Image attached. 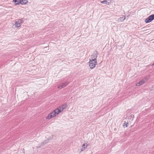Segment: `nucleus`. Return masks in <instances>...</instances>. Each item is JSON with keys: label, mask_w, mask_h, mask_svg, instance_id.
<instances>
[{"label": "nucleus", "mask_w": 154, "mask_h": 154, "mask_svg": "<svg viewBox=\"0 0 154 154\" xmlns=\"http://www.w3.org/2000/svg\"><path fill=\"white\" fill-rule=\"evenodd\" d=\"M144 83V81H141L140 82H139L138 83H137L136 84V85L138 86H139L141 85H143Z\"/></svg>", "instance_id": "nucleus-7"}, {"label": "nucleus", "mask_w": 154, "mask_h": 154, "mask_svg": "<svg viewBox=\"0 0 154 154\" xmlns=\"http://www.w3.org/2000/svg\"><path fill=\"white\" fill-rule=\"evenodd\" d=\"M28 2L27 0H21L20 4L21 5H25Z\"/></svg>", "instance_id": "nucleus-8"}, {"label": "nucleus", "mask_w": 154, "mask_h": 154, "mask_svg": "<svg viewBox=\"0 0 154 154\" xmlns=\"http://www.w3.org/2000/svg\"><path fill=\"white\" fill-rule=\"evenodd\" d=\"M111 0H105L102 1L101 2L102 3H105L106 4L109 5L111 2Z\"/></svg>", "instance_id": "nucleus-5"}, {"label": "nucleus", "mask_w": 154, "mask_h": 154, "mask_svg": "<svg viewBox=\"0 0 154 154\" xmlns=\"http://www.w3.org/2000/svg\"><path fill=\"white\" fill-rule=\"evenodd\" d=\"M13 2L15 3V5H17L20 4L21 0H13Z\"/></svg>", "instance_id": "nucleus-6"}, {"label": "nucleus", "mask_w": 154, "mask_h": 154, "mask_svg": "<svg viewBox=\"0 0 154 154\" xmlns=\"http://www.w3.org/2000/svg\"><path fill=\"white\" fill-rule=\"evenodd\" d=\"M62 85H63V87H65L67 85V84H66V83H64L63 84H62Z\"/></svg>", "instance_id": "nucleus-13"}, {"label": "nucleus", "mask_w": 154, "mask_h": 154, "mask_svg": "<svg viewBox=\"0 0 154 154\" xmlns=\"http://www.w3.org/2000/svg\"><path fill=\"white\" fill-rule=\"evenodd\" d=\"M23 22V20L22 19L19 20L17 22H16L15 23V27L18 28L20 26L21 24Z\"/></svg>", "instance_id": "nucleus-4"}, {"label": "nucleus", "mask_w": 154, "mask_h": 154, "mask_svg": "<svg viewBox=\"0 0 154 154\" xmlns=\"http://www.w3.org/2000/svg\"><path fill=\"white\" fill-rule=\"evenodd\" d=\"M128 123H126V122H125L123 125V126L124 127H125V126L126 127H127L128 126Z\"/></svg>", "instance_id": "nucleus-11"}, {"label": "nucleus", "mask_w": 154, "mask_h": 154, "mask_svg": "<svg viewBox=\"0 0 154 154\" xmlns=\"http://www.w3.org/2000/svg\"><path fill=\"white\" fill-rule=\"evenodd\" d=\"M58 88L61 89L63 88H64V87H63V85L61 84L60 85H59L58 86Z\"/></svg>", "instance_id": "nucleus-12"}, {"label": "nucleus", "mask_w": 154, "mask_h": 154, "mask_svg": "<svg viewBox=\"0 0 154 154\" xmlns=\"http://www.w3.org/2000/svg\"><path fill=\"white\" fill-rule=\"evenodd\" d=\"M153 65H154V63H153V64H152Z\"/></svg>", "instance_id": "nucleus-14"}, {"label": "nucleus", "mask_w": 154, "mask_h": 154, "mask_svg": "<svg viewBox=\"0 0 154 154\" xmlns=\"http://www.w3.org/2000/svg\"><path fill=\"white\" fill-rule=\"evenodd\" d=\"M97 56L96 54L93 55L91 56V59H90L89 63V66L91 69H93L95 67L97 63Z\"/></svg>", "instance_id": "nucleus-2"}, {"label": "nucleus", "mask_w": 154, "mask_h": 154, "mask_svg": "<svg viewBox=\"0 0 154 154\" xmlns=\"http://www.w3.org/2000/svg\"><path fill=\"white\" fill-rule=\"evenodd\" d=\"M82 147H83L82 148V151L85 149V148H86L87 147V146H85V144H83L82 145Z\"/></svg>", "instance_id": "nucleus-9"}, {"label": "nucleus", "mask_w": 154, "mask_h": 154, "mask_svg": "<svg viewBox=\"0 0 154 154\" xmlns=\"http://www.w3.org/2000/svg\"><path fill=\"white\" fill-rule=\"evenodd\" d=\"M154 19V14L150 15L148 18H146L145 22L146 23H148L151 22Z\"/></svg>", "instance_id": "nucleus-3"}, {"label": "nucleus", "mask_w": 154, "mask_h": 154, "mask_svg": "<svg viewBox=\"0 0 154 154\" xmlns=\"http://www.w3.org/2000/svg\"><path fill=\"white\" fill-rule=\"evenodd\" d=\"M125 19V16H123L122 17H121L120 18V20H124Z\"/></svg>", "instance_id": "nucleus-10"}, {"label": "nucleus", "mask_w": 154, "mask_h": 154, "mask_svg": "<svg viewBox=\"0 0 154 154\" xmlns=\"http://www.w3.org/2000/svg\"><path fill=\"white\" fill-rule=\"evenodd\" d=\"M65 108V106L62 105L55 109L48 115L46 118V119L48 120H50L55 117L60 113L62 112Z\"/></svg>", "instance_id": "nucleus-1"}]
</instances>
